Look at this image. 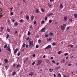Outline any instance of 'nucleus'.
Masks as SVG:
<instances>
[{"label": "nucleus", "instance_id": "a211bd4d", "mask_svg": "<svg viewBox=\"0 0 77 77\" xmlns=\"http://www.w3.org/2000/svg\"><path fill=\"white\" fill-rule=\"evenodd\" d=\"M54 69H49V71L50 72H52V71H53Z\"/></svg>", "mask_w": 77, "mask_h": 77}, {"label": "nucleus", "instance_id": "79ce46f5", "mask_svg": "<svg viewBox=\"0 0 77 77\" xmlns=\"http://www.w3.org/2000/svg\"><path fill=\"white\" fill-rule=\"evenodd\" d=\"M29 39H30V37H28L26 38V40H27V41H28V40H29Z\"/></svg>", "mask_w": 77, "mask_h": 77}, {"label": "nucleus", "instance_id": "cd10ccee", "mask_svg": "<svg viewBox=\"0 0 77 77\" xmlns=\"http://www.w3.org/2000/svg\"><path fill=\"white\" fill-rule=\"evenodd\" d=\"M41 11L42 12H44V10L43 8H42L41 9Z\"/></svg>", "mask_w": 77, "mask_h": 77}, {"label": "nucleus", "instance_id": "9d476101", "mask_svg": "<svg viewBox=\"0 0 77 77\" xmlns=\"http://www.w3.org/2000/svg\"><path fill=\"white\" fill-rule=\"evenodd\" d=\"M53 15V13H50V14H47V16H48V17H49V16H52V15Z\"/></svg>", "mask_w": 77, "mask_h": 77}, {"label": "nucleus", "instance_id": "6ab92c4d", "mask_svg": "<svg viewBox=\"0 0 77 77\" xmlns=\"http://www.w3.org/2000/svg\"><path fill=\"white\" fill-rule=\"evenodd\" d=\"M74 17H75V18H77V14H74Z\"/></svg>", "mask_w": 77, "mask_h": 77}, {"label": "nucleus", "instance_id": "39448f33", "mask_svg": "<svg viewBox=\"0 0 77 77\" xmlns=\"http://www.w3.org/2000/svg\"><path fill=\"white\" fill-rule=\"evenodd\" d=\"M51 48V45H49L45 48V49H50V48Z\"/></svg>", "mask_w": 77, "mask_h": 77}, {"label": "nucleus", "instance_id": "7ed1b4c3", "mask_svg": "<svg viewBox=\"0 0 77 77\" xmlns=\"http://www.w3.org/2000/svg\"><path fill=\"white\" fill-rule=\"evenodd\" d=\"M64 20H63V21L65 23L66 22V20H67L68 19V17H67V16H65L63 17Z\"/></svg>", "mask_w": 77, "mask_h": 77}, {"label": "nucleus", "instance_id": "c85d7f7f", "mask_svg": "<svg viewBox=\"0 0 77 77\" xmlns=\"http://www.w3.org/2000/svg\"><path fill=\"white\" fill-rule=\"evenodd\" d=\"M44 23V20L42 21L41 22V24H43V23Z\"/></svg>", "mask_w": 77, "mask_h": 77}, {"label": "nucleus", "instance_id": "f257e3e1", "mask_svg": "<svg viewBox=\"0 0 77 77\" xmlns=\"http://www.w3.org/2000/svg\"><path fill=\"white\" fill-rule=\"evenodd\" d=\"M60 29H61L62 30H65V27L63 26V25H61Z\"/></svg>", "mask_w": 77, "mask_h": 77}, {"label": "nucleus", "instance_id": "4d7b16f0", "mask_svg": "<svg viewBox=\"0 0 77 77\" xmlns=\"http://www.w3.org/2000/svg\"><path fill=\"white\" fill-rule=\"evenodd\" d=\"M54 0H50V2H54Z\"/></svg>", "mask_w": 77, "mask_h": 77}, {"label": "nucleus", "instance_id": "f3484780", "mask_svg": "<svg viewBox=\"0 0 77 77\" xmlns=\"http://www.w3.org/2000/svg\"><path fill=\"white\" fill-rule=\"evenodd\" d=\"M4 61L6 62V63H8V59H5Z\"/></svg>", "mask_w": 77, "mask_h": 77}, {"label": "nucleus", "instance_id": "e433bc0d", "mask_svg": "<svg viewBox=\"0 0 77 77\" xmlns=\"http://www.w3.org/2000/svg\"><path fill=\"white\" fill-rule=\"evenodd\" d=\"M6 47H7V45H4V48H6Z\"/></svg>", "mask_w": 77, "mask_h": 77}, {"label": "nucleus", "instance_id": "6e6d98bb", "mask_svg": "<svg viewBox=\"0 0 77 77\" xmlns=\"http://www.w3.org/2000/svg\"><path fill=\"white\" fill-rule=\"evenodd\" d=\"M32 56L33 57H35V56H36V55H35V54H33V55H32Z\"/></svg>", "mask_w": 77, "mask_h": 77}, {"label": "nucleus", "instance_id": "4468645a", "mask_svg": "<svg viewBox=\"0 0 77 77\" xmlns=\"http://www.w3.org/2000/svg\"><path fill=\"white\" fill-rule=\"evenodd\" d=\"M60 9H62V8H63V5H62V4H61L60 5Z\"/></svg>", "mask_w": 77, "mask_h": 77}, {"label": "nucleus", "instance_id": "5701e85b", "mask_svg": "<svg viewBox=\"0 0 77 77\" xmlns=\"http://www.w3.org/2000/svg\"><path fill=\"white\" fill-rule=\"evenodd\" d=\"M7 31L8 32H10V29H9V28H7Z\"/></svg>", "mask_w": 77, "mask_h": 77}, {"label": "nucleus", "instance_id": "3c124183", "mask_svg": "<svg viewBox=\"0 0 77 77\" xmlns=\"http://www.w3.org/2000/svg\"><path fill=\"white\" fill-rule=\"evenodd\" d=\"M35 63V61L32 64V65H34V64Z\"/></svg>", "mask_w": 77, "mask_h": 77}, {"label": "nucleus", "instance_id": "58836bf2", "mask_svg": "<svg viewBox=\"0 0 77 77\" xmlns=\"http://www.w3.org/2000/svg\"><path fill=\"white\" fill-rule=\"evenodd\" d=\"M38 43H39V44H40V43L41 42V40H38Z\"/></svg>", "mask_w": 77, "mask_h": 77}, {"label": "nucleus", "instance_id": "4be33fe9", "mask_svg": "<svg viewBox=\"0 0 77 77\" xmlns=\"http://www.w3.org/2000/svg\"><path fill=\"white\" fill-rule=\"evenodd\" d=\"M16 74V72H15V71H14L12 75H14Z\"/></svg>", "mask_w": 77, "mask_h": 77}, {"label": "nucleus", "instance_id": "774afa93", "mask_svg": "<svg viewBox=\"0 0 77 77\" xmlns=\"http://www.w3.org/2000/svg\"><path fill=\"white\" fill-rule=\"evenodd\" d=\"M30 29H33V27H32V26H30Z\"/></svg>", "mask_w": 77, "mask_h": 77}, {"label": "nucleus", "instance_id": "37998d69", "mask_svg": "<svg viewBox=\"0 0 77 77\" xmlns=\"http://www.w3.org/2000/svg\"><path fill=\"white\" fill-rule=\"evenodd\" d=\"M31 76H32H32H33V72H31Z\"/></svg>", "mask_w": 77, "mask_h": 77}, {"label": "nucleus", "instance_id": "f8f14e48", "mask_svg": "<svg viewBox=\"0 0 77 77\" xmlns=\"http://www.w3.org/2000/svg\"><path fill=\"white\" fill-rule=\"evenodd\" d=\"M53 35V33L52 32H50L49 33V35L50 36H51Z\"/></svg>", "mask_w": 77, "mask_h": 77}, {"label": "nucleus", "instance_id": "338daca9", "mask_svg": "<svg viewBox=\"0 0 77 77\" xmlns=\"http://www.w3.org/2000/svg\"><path fill=\"white\" fill-rule=\"evenodd\" d=\"M64 77H69V76H66L65 75L64 76Z\"/></svg>", "mask_w": 77, "mask_h": 77}, {"label": "nucleus", "instance_id": "2eb2a0df", "mask_svg": "<svg viewBox=\"0 0 77 77\" xmlns=\"http://www.w3.org/2000/svg\"><path fill=\"white\" fill-rule=\"evenodd\" d=\"M26 19L27 20H29V17L28 15L26 16L25 17Z\"/></svg>", "mask_w": 77, "mask_h": 77}, {"label": "nucleus", "instance_id": "0e129e2a", "mask_svg": "<svg viewBox=\"0 0 77 77\" xmlns=\"http://www.w3.org/2000/svg\"><path fill=\"white\" fill-rule=\"evenodd\" d=\"M71 59H72L73 58H74V56H72L71 57Z\"/></svg>", "mask_w": 77, "mask_h": 77}, {"label": "nucleus", "instance_id": "b1692460", "mask_svg": "<svg viewBox=\"0 0 77 77\" xmlns=\"http://www.w3.org/2000/svg\"><path fill=\"white\" fill-rule=\"evenodd\" d=\"M9 37V34H7L6 36V39H8Z\"/></svg>", "mask_w": 77, "mask_h": 77}, {"label": "nucleus", "instance_id": "6e6552de", "mask_svg": "<svg viewBox=\"0 0 77 77\" xmlns=\"http://www.w3.org/2000/svg\"><path fill=\"white\" fill-rule=\"evenodd\" d=\"M35 17V16L33 15H32L31 17V20L33 21V20H34V18Z\"/></svg>", "mask_w": 77, "mask_h": 77}, {"label": "nucleus", "instance_id": "ddd939ff", "mask_svg": "<svg viewBox=\"0 0 77 77\" xmlns=\"http://www.w3.org/2000/svg\"><path fill=\"white\" fill-rule=\"evenodd\" d=\"M25 46H26V44L23 43L22 46V48H24V47H25Z\"/></svg>", "mask_w": 77, "mask_h": 77}, {"label": "nucleus", "instance_id": "393cba45", "mask_svg": "<svg viewBox=\"0 0 77 77\" xmlns=\"http://www.w3.org/2000/svg\"><path fill=\"white\" fill-rule=\"evenodd\" d=\"M31 34V33H30V32L28 31V35H30Z\"/></svg>", "mask_w": 77, "mask_h": 77}, {"label": "nucleus", "instance_id": "de8ad7c7", "mask_svg": "<svg viewBox=\"0 0 77 77\" xmlns=\"http://www.w3.org/2000/svg\"><path fill=\"white\" fill-rule=\"evenodd\" d=\"M52 63H56V62H55V61L53 60L52 61Z\"/></svg>", "mask_w": 77, "mask_h": 77}, {"label": "nucleus", "instance_id": "aec40b11", "mask_svg": "<svg viewBox=\"0 0 77 77\" xmlns=\"http://www.w3.org/2000/svg\"><path fill=\"white\" fill-rule=\"evenodd\" d=\"M18 25V23H17V22H15L14 23V25L15 26H17Z\"/></svg>", "mask_w": 77, "mask_h": 77}, {"label": "nucleus", "instance_id": "ea45409f", "mask_svg": "<svg viewBox=\"0 0 77 77\" xmlns=\"http://www.w3.org/2000/svg\"><path fill=\"white\" fill-rule=\"evenodd\" d=\"M69 22H70V23L72 22V19H69Z\"/></svg>", "mask_w": 77, "mask_h": 77}, {"label": "nucleus", "instance_id": "603ef678", "mask_svg": "<svg viewBox=\"0 0 77 77\" xmlns=\"http://www.w3.org/2000/svg\"><path fill=\"white\" fill-rule=\"evenodd\" d=\"M20 52L18 53L17 54V56H20Z\"/></svg>", "mask_w": 77, "mask_h": 77}, {"label": "nucleus", "instance_id": "9b49d317", "mask_svg": "<svg viewBox=\"0 0 77 77\" xmlns=\"http://www.w3.org/2000/svg\"><path fill=\"white\" fill-rule=\"evenodd\" d=\"M39 12V10L38 9H36V14H38Z\"/></svg>", "mask_w": 77, "mask_h": 77}, {"label": "nucleus", "instance_id": "0eeeda50", "mask_svg": "<svg viewBox=\"0 0 77 77\" xmlns=\"http://www.w3.org/2000/svg\"><path fill=\"white\" fill-rule=\"evenodd\" d=\"M42 63V61L40 60H38V63L37 64V66H39V65H41V63Z\"/></svg>", "mask_w": 77, "mask_h": 77}, {"label": "nucleus", "instance_id": "69168bd1", "mask_svg": "<svg viewBox=\"0 0 77 77\" xmlns=\"http://www.w3.org/2000/svg\"><path fill=\"white\" fill-rule=\"evenodd\" d=\"M45 55H44L43 56V58H44V59H45Z\"/></svg>", "mask_w": 77, "mask_h": 77}, {"label": "nucleus", "instance_id": "a19ab883", "mask_svg": "<svg viewBox=\"0 0 77 77\" xmlns=\"http://www.w3.org/2000/svg\"><path fill=\"white\" fill-rule=\"evenodd\" d=\"M14 15V13H13V12H12L10 13V15Z\"/></svg>", "mask_w": 77, "mask_h": 77}, {"label": "nucleus", "instance_id": "bf43d9fd", "mask_svg": "<svg viewBox=\"0 0 77 77\" xmlns=\"http://www.w3.org/2000/svg\"><path fill=\"white\" fill-rule=\"evenodd\" d=\"M70 47H71V48H72L73 47V45H71Z\"/></svg>", "mask_w": 77, "mask_h": 77}, {"label": "nucleus", "instance_id": "f704fd0d", "mask_svg": "<svg viewBox=\"0 0 77 77\" xmlns=\"http://www.w3.org/2000/svg\"><path fill=\"white\" fill-rule=\"evenodd\" d=\"M36 48H39V45H36Z\"/></svg>", "mask_w": 77, "mask_h": 77}, {"label": "nucleus", "instance_id": "72a5a7b5", "mask_svg": "<svg viewBox=\"0 0 77 77\" xmlns=\"http://www.w3.org/2000/svg\"><path fill=\"white\" fill-rule=\"evenodd\" d=\"M20 65L18 64L16 66V68H18V67H20Z\"/></svg>", "mask_w": 77, "mask_h": 77}, {"label": "nucleus", "instance_id": "c756f323", "mask_svg": "<svg viewBox=\"0 0 77 77\" xmlns=\"http://www.w3.org/2000/svg\"><path fill=\"white\" fill-rule=\"evenodd\" d=\"M60 66H59L58 67L56 68V69L57 70H58V69H60Z\"/></svg>", "mask_w": 77, "mask_h": 77}, {"label": "nucleus", "instance_id": "052dcab7", "mask_svg": "<svg viewBox=\"0 0 77 77\" xmlns=\"http://www.w3.org/2000/svg\"><path fill=\"white\" fill-rule=\"evenodd\" d=\"M53 75H54V77H56V74H54H54H53Z\"/></svg>", "mask_w": 77, "mask_h": 77}, {"label": "nucleus", "instance_id": "e2e57ef3", "mask_svg": "<svg viewBox=\"0 0 77 77\" xmlns=\"http://www.w3.org/2000/svg\"><path fill=\"white\" fill-rule=\"evenodd\" d=\"M29 47V45H26V48H27V47Z\"/></svg>", "mask_w": 77, "mask_h": 77}, {"label": "nucleus", "instance_id": "1a4fd4ad", "mask_svg": "<svg viewBox=\"0 0 77 77\" xmlns=\"http://www.w3.org/2000/svg\"><path fill=\"white\" fill-rule=\"evenodd\" d=\"M18 49H16V50H15L14 51V54H15L16 53H17V51H18Z\"/></svg>", "mask_w": 77, "mask_h": 77}, {"label": "nucleus", "instance_id": "20e7f679", "mask_svg": "<svg viewBox=\"0 0 77 77\" xmlns=\"http://www.w3.org/2000/svg\"><path fill=\"white\" fill-rule=\"evenodd\" d=\"M6 50H8V51L9 52L11 51V50L10 49V47H9V46H8V47L6 48Z\"/></svg>", "mask_w": 77, "mask_h": 77}, {"label": "nucleus", "instance_id": "4c0bfd02", "mask_svg": "<svg viewBox=\"0 0 77 77\" xmlns=\"http://www.w3.org/2000/svg\"><path fill=\"white\" fill-rule=\"evenodd\" d=\"M51 22H52V20H49V23H51Z\"/></svg>", "mask_w": 77, "mask_h": 77}, {"label": "nucleus", "instance_id": "a878e982", "mask_svg": "<svg viewBox=\"0 0 77 77\" xmlns=\"http://www.w3.org/2000/svg\"><path fill=\"white\" fill-rule=\"evenodd\" d=\"M62 53V51H59V52H58V54H60V53Z\"/></svg>", "mask_w": 77, "mask_h": 77}, {"label": "nucleus", "instance_id": "f03ea898", "mask_svg": "<svg viewBox=\"0 0 77 77\" xmlns=\"http://www.w3.org/2000/svg\"><path fill=\"white\" fill-rule=\"evenodd\" d=\"M29 42V47H31L32 45H33V41H31L30 42Z\"/></svg>", "mask_w": 77, "mask_h": 77}, {"label": "nucleus", "instance_id": "09e8293b", "mask_svg": "<svg viewBox=\"0 0 77 77\" xmlns=\"http://www.w3.org/2000/svg\"><path fill=\"white\" fill-rule=\"evenodd\" d=\"M47 20V17H45V20Z\"/></svg>", "mask_w": 77, "mask_h": 77}, {"label": "nucleus", "instance_id": "2f4dec72", "mask_svg": "<svg viewBox=\"0 0 77 77\" xmlns=\"http://www.w3.org/2000/svg\"><path fill=\"white\" fill-rule=\"evenodd\" d=\"M58 76L59 77H61V74L59 73L58 75Z\"/></svg>", "mask_w": 77, "mask_h": 77}, {"label": "nucleus", "instance_id": "864d4df0", "mask_svg": "<svg viewBox=\"0 0 77 77\" xmlns=\"http://www.w3.org/2000/svg\"><path fill=\"white\" fill-rule=\"evenodd\" d=\"M71 65H72V64H69L68 65V66H71Z\"/></svg>", "mask_w": 77, "mask_h": 77}, {"label": "nucleus", "instance_id": "473e14b6", "mask_svg": "<svg viewBox=\"0 0 77 77\" xmlns=\"http://www.w3.org/2000/svg\"><path fill=\"white\" fill-rule=\"evenodd\" d=\"M48 6L49 7H51V5H50V3H48Z\"/></svg>", "mask_w": 77, "mask_h": 77}, {"label": "nucleus", "instance_id": "13d9d810", "mask_svg": "<svg viewBox=\"0 0 77 77\" xmlns=\"http://www.w3.org/2000/svg\"><path fill=\"white\" fill-rule=\"evenodd\" d=\"M53 59V57H52L50 58V60H52V59Z\"/></svg>", "mask_w": 77, "mask_h": 77}, {"label": "nucleus", "instance_id": "680f3d73", "mask_svg": "<svg viewBox=\"0 0 77 77\" xmlns=\"http://www.w3.org/2000/svg\"><path fill=\"white\" fill-rule=\"evenodd\" d=\"M16 64H14L13 66L14 67L15 66Z\"/></svg>", "mask_w": 77, "mask_h": 77}, {"label": "nucleus", "instance_id": "7c9ffc66", "mask_svg": "<svg viewBox=\"0 0 77 77\" xmlns=\"http://www.w3.org/2000/svg\"><path fill=\"white\" fill-rule=\"evenodd\" d=\"M52 45H53V46H54V45H56V43L55 42H53L52 43Z\"/></svg>", "mask_w": 77, "mask_h": 77}, {"label": "nucleus", "instance_id": "a18cd8bd", "mask_svg": "<svg viewBox=\"0 0 77 77\" xmlns=\"http://www.w3.org/2000/svg\"><path fill=\"white\" fill-rule=\"evenodd\" d=\"M46 62L47 63H49V62H50V61H49V60H47L46 61Z\"/></svg>", "mask_w": 77, "mask_h": 77}, {"label": "nucleus", "instance_id": "5fc2aeb1", "mask_svg": "<svg viewBox=\"0 0 77 77\" xmlns=\"http://www.w3.org/2000/svg\"><path fill=\"white\" fill-rule=\"evenodd\" d=\"M23 2L24 3H26V0H23Z\"/></svg>", "mask_w": 77, "mask_h": 77}, {"label": "nucleus", "instance_id": "49530a36", "mask_svg": "<svg viewBox=\"0 0 77 77\" xmlns=\"http://www.w3.org/2000/svg\"><path fill=\"white\" fill-rule=\"evenodd\" d=\"M48 35L47 34L45 35V37H46V38H47V37H48Z\"/></svg>", "mask_w": 77, "mask_h": 77}, {"label": "nucleus", "instance_id": "dca6fc26", "mask_svg": "<svg viewBox=\"0 0 77 77\" xmlns=\"http://www.w3.org/2000/svg\"><path fill=\"white\" fill-rule=\"evenodd\" d=\"M65 62V60L64 59H63L61 60V63H64Z\"/></svg>", "mask_w": 77, "mask_h": 77}, {"label": "nucleus", "instance_id": "412c9836", "mask_svg": "<svg viewBox=\"0 0 77 77\" xmlns=\"http://www.w3.org/2000/svg\"><path fill=\"white\" fill-rule=\"evenodd\" d=\"M1 31H3V30H4V28H3V27L2 26L1 27Z\"/></svg>", "mask_w": 77, "mask_h": 77}, {"label": "nucleus", "instance_id": "bb28decb", "mask_svg": "<svg viewBox=\"0 0 77 77\" xmlns=\"http://www.w3.org/2000/svg\"><path fill=\"white\" fill-rule=\"evenodd\" d=\"M23 19H21V20H20L19 21V22H20V23H22V22H23Z\"/></svg>", "mask_w": 77, "mask_h": 77}, {"label": "nucleus", "instance_id": "423d86ee", "mask_svg": "<svg viewBox=\"0 0 77 77\" xmlns=\"http://www.w3.org/2000/svg\"><path fill=\"white\" fill-rule=\"evenodd\" d=\"M45 28L44 27L43 28H42L41 30V32L42 33H43V32H45Z\"/></svg>", "mask_w": 77, "mask_h": 77}, {"label": "nucleus", "instance_id": "c9c22d12", "mask_svg": "<svg viewBox=\"0 0 77 77\" xmlns=\"http://www.w3.org/2000/svg\"><path fill=\"white\" fill-rule=\"evenodd\" d=\"M67 55H68V53H66L64 54V56H67Z\"/></svg>", "mask_w": 77, "mask_h": 77}, {"label": "nucleus", "instance_id": "c03bdc74", "mask_svg": "<svg viewBox=\"0 0 77 77\" xmlns=\"http://www.w3.org/2000/svg\"><path fill=\"white\" fill-rule=\"evenodd\" d=\"M69 28V26L68 27L66 28V30H67V31L68 30Z\"/></svg>", "mask_w": 77, "mask_h": 77}, {"label": "nucleus", "instance_id": "8fccbe9b", "mask_svg": "<svg viewBox=\"0 0 77 77\" xmlns=\"http://www.w3.org/2000/svg\"><path fill=\"white\" fill-rule=\"evenodd\" d=\"M36 24V22L35 21L34 22V24Z\"/></svg>", "mask_w": 77, "mask_h": 77}]
</instances>
